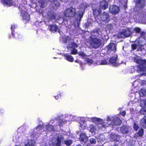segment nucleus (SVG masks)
<instances>
[{"mask_svg": "<svg viewBox=\"0 0 146 146\" xmlns=\"http://www.w3.org/2000/svg\"><path fill=\"white\" fill-rule=\"evenodd\" d=\"M91 121L96 123L98 125H100V126L102 127L106 128L109 126H113V125H119L121 124V121L120 119L117 117H115L114 118L112 119H110V117L108 116L107 117L106 122H104L103 120L100 118H97L96 117H92L90 118ZM99 127L100 126H98Z\"/></svg>", "mask_w": 146, "mask_h": 146, "instance_id": "f257e3e1", "label": "nucleus"}, {"mask_svg": "<svg viewBox=\"0 0 146 146\" xmlns=\"http://www.w3.org/2000/svg\"><path fill=\"white\" fill-rule=\"evenodd\" d=\"M101 32L100 29H98L95 32L92 33V35L90 36V46L95 48L99 47L101 44L102 41L101 40L97 38L94 37V36H97L98 35H101Z\"/></svg>", "mask_w": 146, "mask_h": 146, "instance_id": "f03ea898", "label": "nucleus"}, {"mask_svg": "<svg viewBox=\"0 0 146 146\" xmlns=\"http://www.w3.org/2000/svg\"><path fill=\"white\" fill-rule=\"evenodd\" d=\"M93 4L92 5L93 10V13L94 15H98L101 13L102 9H105L108 6V3L105 0H102L100 2V4Z\"/></svg>", "mask_w": 146, "mask_h": 146, "instance_id": "7ed1b4c3", "label": "nucleus"}, {"mask_svg": "<svg viewBox=\"0 0 146 146\" xmlns=\"http://www.w3.org/2000/svg\"><path fill=\"white\" fill-rule=\"evenodd\" d=\"M134 62H136L139 65L138 66V70L140 72H143L142 74H145L146 73V60H142L138 57H135L134 58Z\"/></svg>", "mask_w": 146, "mask_h": 146, "instance_id": "20e7f679", "label": "nucleus"}, {"mask_svg": "<svg viewBox=\"0 0 146 146\" xmlns=\"http://www.w3.org/2000/svg\"><path fill=\"white\" fill-rule=\"evenodd\" d=\"M63 137L62 135H60L57 136L53 138L51 141L48 143L49 145L51 146L53 144L57 146H60L61 141H63Z\"/></svg>", "mask_w": 146, "mask_h": 146, "instance_id": "39448f33", "label": "nucleus"}, {"mask_svg": "<svg viewBox=\"0 0 146 146\" xmlns=\"http://www.w3.org/2000/svg\"><path fill=\"white\" fill-rule=\"evenodd\" d=\"M132 33V30L131 29H124L118 33V36L119 38L127 37L129 36Z\"/></svg>", "mask_w": 146, "mask_h": 146, "instance_id": "423d86ee", "label": "nucleus"}, {"mask_svg": "<svg viewBox=\"0 0 146 146\" xmlns=\"http://www.w3.org/2000/svg\"><path fill=\"white\" fill-rule=\"evenodd\" d=\"M64 15L67 17H72L76 14V10L74 8L70 7L66 9L64 12Z\"/></svg>", "mask_w": 146, "mask_h": 146, "instance_id": "0eeeda50", "label": "nucleus"}, {"mask_svg": "<svg viewBox=\"0 0 146 146\" xmlns=\"http://www.w3.org/2000/svg\"><path fill=\"white\" fill-rule=\"evenodd\" d=\"M67 47L68 50L71 51V54H76L77 53V50L75 48L78 47V45L75 42L70 43Z\"/></svg>", "mask_w": 146, "mask_h": 146, "instance_id": "6e6552de", "label": "nucleus"}, {"mask_svg": "<svg viewBox=\"0 0 146 146\" xmlns=\"http://www.w3.org/2000/svg\"><path fill=\"white\" fill-rule=\"evenodd\" d=\"M145 39L143 38H139L135 41V44H132V47L134 50L136 49L137 47H139L144 45V42Z\"/></svg>", "mask_w": 146, "mask_h": 146, "instance_id": "1a4fd4ad", "label": "nucleus"}, {"mask_svg": "<svg viewBox=\"0 0 146 146\" xmlns=\"http://www.w3.org/2000/svg\"><path fill=\"white\" fill-rule=\"evenodd\" d=\"M44 127L42 125H38L36 129H35L33 132L32 135L34 136L37 135L41 133V132L43 131Z\"/></svg>", "mask_w": 146, "mask_h": 146, "instance_id": "9d476101", "label": "nucleus"}, {"mask_svg": "<svg viewBox=\"0 0 146 146\" xmlns=\"http://www.w3.org/2000/svg\"><path fill=\"white\" fill-rule=\"evenodd\" d=\"M109 11L112 14H116L119 12L120 9L119 7L116 5H112L110 7Z\"/></svg>", "mask_w": 146, "mask_h": 146, "instance_id": "9b49d317", "label": "nucleus"}, {"mask_svg": "<svg viewBox=\"0 0 146 146\" xmlns=\"http://www.w3.org/2000/svg\"><path fill=\"white\" fill-rule=\"evenodd\" d=\"M108 50L107 52L109 54L111 52L113 53L115 52L116 50V46L114 43H110L107 47Z\"/></svg>", "mask_w": 146, "mask_h": 146, "instance_id": "f8f14e48", "label": "nucleus"}, {"mask_svg": "<svg viewBox=\"0 0 146 146\" xmlns=\"http://www.w3.org/2000/svg\"><path fill=\"white\" fill-rule=\"evenodd\" d=\"M101 20L105 23L108 22L110 20V18L108 14L104 12L101 15L100 17Z\"/></svg>", "mask_w": 146, "mask_h": 146, "instance_id": "ddd939ff", "label": "nucleus"}, {"mask_svg": "<svg viewBox=\"0 0 146 146\" xmlns=\"http://www.w3.org/2000/svg\"><path fill=\"white\" fill-rule=\"evenodd\" d=\"M47 14L48 18L51 20L54 19H58L60 18L58 15L56 13L54 14L53 13L49 12Z\"/></svg>", "mask_w": 146, "mask_h": 146, "instance_id": "4468645a", "label": "nucleus"}, {"mask_svg": "<svg viewBox=\"0 0 146 146\" xmlns=\"http://www.w3.org/2000/svg\"><path fill=\"white\" fill-rule=\"evenodd\" d=\"M79 139L82 142L86 143L88 141V138L85 133H82L80 134Z\"/></svg>", "mask_w": 146, "mask_h": 146, "instance_id": "2eb2a0df", "label": "nucleus"}, {"mask_svg": "<svg viewBox=\"0 0 146 146\" xmlns=\"http://www.w3.org/2000/svg\"><path fill=\"white\" fill-rule=\"evenodd\" d=\"M136 3V5L137 7H142L145 5V0H135Z\"/></svg>", "mask_w": 146, "mask_h": 146, "instance_id": "dca6fc26", "label": "nucleus"}, {"mask_svg": "<svg viewBox=\"0 0 146 146\" xmlns=\"http://www.w3.org/2000/svg\"><path fill=\"white\" fill-rule=\"evenodd\" d=\"M49 29L50 31L52 32H56L58 31L59 33L57 26L54 25H50L49 27Z\"/></svg>", "mask_w": 146, "mask_h": 146, "instance_id": "f3484780", "label": "nucleus"}, {"mask_svg": "<svg viewBox=\"0 0 146 146\" xmlns=\"http://www.w3.org/2000/svg\"><path fill=\"white\" fill-rule=\"evenodd\" d=\"M98 126L97 125L94 126L93 125L91 124L89 126L88 129L92 133H95L97 131V127Z\"/></svg>", "mask_w": 146, "mask_h": 146, "instance_id": "a211bd4d", "label": "nucleus"}, {"mask_svg": "<svg viewBox=\"0 0 146 146\" xmlns=\"http://www.w3.org/2000/svg\"><path fill=\"white\" fill-rule=\"evenodd\" d=\"M87 7V6L85 5L84 4H82L81 5L80 7V9H81V11L78 13V15L80 17H82L84 11V9Z\"/></svg>", "mask_w": 146, "mask_h": 146, "instance_id": "6ab92c4d", "label": "nucleus"}, {"mask_svg": "<svg viewBox=\"0 0 146 146\" xmlns=\"http://www.w3.org/2000/svg\"><path fill=\"white\" fill-rule=\"evenodd\" d=\"M117 57V56L116 55L114 56V57H111L109 60V64H111L113 65H115L116 62Z\"/></svg>", "mask_w": 146, "mask_h": 146, "instance_id": "aec40b11", "label": "nucleus"}, {"mask_svg": "<svg viewBox=\"0 0 146 146\" xmlns=\"http://www.w3.org/2000/svg\"><path fill=\"white\" fill-rule=\"evenodd\" d=\"M23 15V19L25 21V22H27L30 19V16L29 15L27 12H25L24 13L22 12V14Z\"/></svg>", "mask_w": 146, "mask_h": 146, "instance_id": "412c9836", "label": "nucleus"}, {"mask_svg": "<svg viewBox=\"0 0 146 146\" xmlns=\"http://www.w3.org/2000/svg\"><path fill=\"white\" fill-rule=\"evenodd\" d=\"M65 59L70 62H72L74 59L72 56L68 54H65L64 55Z\"/></svg>", "mask_w": 146, "mask_h": 146, "instance_id": "4be33fe9", "label": "nucleus"}, {"mask_svg": "<svg viewBox=\"0 0 146 146\" xmlns=\"http://www.w3.org/2000/svg\"><path fill=\"white\" fill-rule=\"evenodd\" d=\"M35 142L34 140H30L25 143L24 146H33Z\"/></svg>", "mask_w": 146, "mask_h": 146, "instance_id": "5701e85b", "label": "nucleus"}, {"mask_svg": "<svg viewBox=\"0 0 146 146\" xmlns=\"http://www.w3.org/2000/svg\"><path fill=\"white\" fill-rule=\"evenodd\" d=\"M120 130L122 133L127 134L128 132L129 127L126 126H123L121 127Z\"/></svg>", "mask_w": 146, "mask_h": 146, "instance_id": "b1692460", "label": "nucleus"}, {"mask_svg": "<svg viewBox=\"0 0 146 146\" xmlns=\"http://www.w3.org/2000/svg\"><path fill=\"white\" fill-rule=\"evenodd\" d=\"M3 3L5 5L10 6L13 4V2L11 0H4Z\"/></svg>", "mask_w": 146, "mask_h": 146, "instance_id": "393cba45", "label": "nucleus"}, {"mask_svg": "<svg viewBox=\"0 0 146 146\" xmlns=\"http://www.w3.org/2000/svg\"><path fill=\"white\" fill-rule=\"evenodd\" d=\"M139 94L141 96H146V89H141L139 91Z\"/></svg>", "mask_w": 146, "mask_h": 146, "instance_id": "a878e982", "label": "nucleus"}, {"mask_svg": "<svg viewBox=\"0 0 146 146\" xmlns=\"http://www.w3.org/2000/svg\"><path fill=\"white\" fill-rule=\"evenodd\" d=\"M140 124L142 126L146 128V116L141 120Z\"/></svg>", "mask_w": 146, "mask_h": 146, "instance_id": "bb28decb", "label": "nucleus"}, {"mask_svg": "<svg viewBox=\"0 0 146 146\" xmlns=\"http://www.w3.org/2000/svg\"><path fill=\"white\" fill-rule=\"evenodd\" d=\"M111 137L113 140L116 141H118L120 139L119 136L116 134H111Z\"/></svg>", "mask_w": 146, "mask_h": 146, "instance_id": "cd10ccee", "label": "nucleus"}, {"mask_svg": "<svg viewBox=\"0 0 146 146\" xmlns=\"http://www.w3.org/2000/svg\"><path fill=\"white\" fill-rule=\"evenodd\" d=\"M98 65H106L109 64L108 62H107L106 60H102L100 61H98L97 63Z\"/></svg>", "mask_w": 146, "mask_h": 146, "instance_id": "c85d7f7f", "label": "nucleus"}, {"mask_svg": "<svg viewBox=\"0 0 146 146\" xmlns=\"http://www.w3.org/2000/svg\"><path fill=\"white\" fill-rule=\"evenodd\" d=\"M46 129L49 131H51L53 129V127L51 125H46Z\"/></svg>", "mask_w": 146, "mask_h": 146, "instance_id": "c756f323", "label": "nucleus"}, {"mask_svg": "<svg viewBox=\"0 0 146 146\" xmlns=\"http://www.w3.org/2000/svg\"><path fill=\"white\" fill-rule=\"evenodd\" d=\"M86 124L85 123H83L82 124H81L80 126L79 129L81 130H83L85 129L86 127Z\"/></svg>", "mask_w": 146, "mask_h": 146, "instance_id": "7c9ffc66", "label": "nucleus"}, {"mask_svg": "<svg viewBox=\"0 0 146 146\" xmlns=\"http://www.w3.org/2000/svg\"><path fill=\"white\" fill-rule=\"evenodd\" d=\"M64 143L67 146H69L71 145L72 143V141L71 140H69L65 141H64Z\"/></svg>", "mask_w": 146, "mask_h": 146, "instance_id": "2f4dec72", "label": "nucleus"}, {"mask_svg": "<svg viewBox=\"0 0 146 146\" xmlns=\"http://www.w3.org/2000/svg\"><path fill=\"white\" fill-rule=\"evenodd\" d=\"M143 131L142 129L139 130L137 134H138L139 136H142L143 135Z\"/></svg>", "mask_w": 146, "mask_h": 146, "instance_id": "473e14b6", "label": "nucleus"}, {"mask_svg": "<svg viewBox=\"0 0 146 146\" xmlns=\"http://www.w3.org/2000/svg\"><path fill=\"white\" fill-rule=\"evenodd\" d=\"M86 60L89 65H91L93 62L92 60L91 59L87 58L86 59Z\"/></svg>", "mask_w": 146, "mask_h": 146, "instance_id": "72a5a7b5", "label": "nucleus"}, {"mask_svg": "<svg viewBox=\"0 0 146 146\" xmlns=\"http://www.w3.org/2000/svg\"><path fill=\"white\" fill-rule=\"evenodd\" d=\"M90 143L92 144H95L96 142V139L94 138H91L90 140Z\"/></svg>", "mask_w": 146, "mask_h": 146, "instance_id": "f704fd0d", "label": "nucleus"}, {"mask_svg": "<svg viewBox=\"0 0 146 146\" xmlns=\"http://www.w3.org/2000/svg\"><path fill=\"white\" fill-rule=\"evenodd\" d=\"M145 100H143L140 101V106L141 107H145Z\"/></svg>", "mask_w": 146, "mask_h": 146, "instance_id": "c9c22d12", "label": "nucleus"}, {"mask_svg": "<svg viewBox=\"0 0 146 146\" xmlns=\"http://www.w3.org/2000/svg\"><path fill=\"white\" fill-rule=\"evenodd\" d=\"M133 127L134 129L136 130H137L139 128V126L136 123L134 124Z\"/></svg>", "mask_w": 146, "mask_h": 146, "instance_id": "e433bc0d", "label": "nucleus"}, {"mask_svg": "<svg viewBox=\"0 0 146 146\" xmlns=\"http://www.w3.org/2000/svg\"><path fill=\"white\" fill-rule=\"evenodd\" d=\"M134 31L137 33H139L140 32L141 29L139 28L136 27L134 28Z\"/></svg>", "mask_w": 146, "mask_h": 146, "instance_id": "4c0bfd02", "label": "nucleus"}, {"mask_svg": "<svg viewBox=\"0 0 146 146\" xmlns=\"http://www.w3.org/2000/svg\"><path fill=\"white\" fill-rule=\"evenodd\" d=\"M59 123L58 124V125L59 126H62V124L64 123V121L62 120H60V121H59Z\"/></svg>", "mask_w": 146, "mask_h": 146, "instance_id": "58836bf2", "label": "nucleus"}, {"mask_svg": "<svg viewBox=\"0 0 146 146\" xmlns=\"http://www.w3.org/2000/svg\"><path fill=\"white\" fill-rule=\"evenodd\" d=\"M141 113L144 115H146V108L144 109L143 110H142L141 111Z\"/></svg>", "mask_w": 146, "mask_h": 146, "instance_id": "ea45409f", "label": "nucleus"}, {"mask_svg": "<svg viewBox=\"0 0 146 146\" xmlns=\"http://www.w3.org/2000/svg\"><path fill=\"white\" fill-rule=\"evenodd\" d=\"M79 55L82 56V57H84L86 56L85 54L83 52H80L79 53Z\"/></svg>", "mask_w": 146, "mask_h": 146, "instance_id": "a19ab883", "label": "nucleus"}, {"mask_svg": "<svg viewBox=\"0 0 146 146\" xmlns=\"http://www.w3.org/2000/svg\"><path fill=\"white\" fill-rule=\"evenodd\" d=\"M120 113L121 115L122 116H124L125 115L126 112H125V111H123L122 112H120Z\"/></svg>", "mask_w": 146, "mask_h": 146, "instance_id": "79ce46f5", "label": "nucleus"}, {"mask_svg": "<svg viewBox=\"0 0 146 146\" xmlns=\"http://www.w3.org/2000/svg\"><path fill=\"white\" fill-rule=\"evenodd\" d=\"M14 28H15V25H12L11 26V31H12L13 29H14Z\"/></svg>", "mask_w": 146, "mask_h": 146, "instance_id": "37998d69", "label": "nucleus"}, {"mask_svg": "<svg viewBox=\"0 0 146 146\" xmlns=\"http://www.w3.org/2000/svg\"><path fill=\"white\" fill-rule=\"evenodd\" d=\"M60 0L62 1H64V2H66V1H68V0Z\"/></svg>", "mask_w": 146, "mask_h": 146, "instance_id": "c03bdc74", "label": "nucleus"}, {"mask_svg": "<svg viewBox=\"0 0 146 146\" xmlns=\"http://www.w3.org/2000/svg\"><path fill=\"white\" fill-rule=\"evenodd\" d=\"M41 6L42 7H45V5H43L42 4H42L41 5Z\"/></svg>", "mask_w": 146, "mask_h": 146, "instance_id": "a18cd8bd", "label": "nucleus"}, {"mask_svg": "<svg viewBox=\"0 0 146 146\" xmlns=\"http://www.w3.org/2000/svg\"><path fill=\"white\" fill-rule=\"evenodd\" d=\"M144 19L145 20L146 19V15L144 16Z\"/></svg>", "mask_w": 146, "mask_h": 146, "instance_id": "49530a36", "label": "nucleus"}, {"mask_svg": "<svg viewBox=\"0 0 146 146\" xmlns=\"http://www.w3.org/2000/svg\"><path fill=\"white\" fill-rule=\"evenodd\" d=\"M111 146H117V145L115 144L114 145H112Z\"/></svg>", "mask_w": 146, "mask_h": 146, "instance_id": "de8ad7c7", "label": "nucleus"}, {"mask_svg": "<svg viewBox=\"0 0 146 146\" xmlns=\"http://www.w3.org/2000/svg\"><path fill=\"white\" fill-rule=\"evenodd\" d=\"M145 106H146V100H145Z\"/></svg>", "mask_w": 146, "mask_h": 146, "instance_id": "09e8293b", "label": "nucleus"}, {"mask_svg": "<svg viewBox=\"0 0 146 146\" xmlns=\"http://www.w3.org/2000/svg\"><path fill=\"white\" fill-rule=\"evenodd\" d=\"M76 146H82L81 145L79 144L77 145Z\"/></svg>", "mask_w": 146, "mask_h": 146, "instance_id": "8fccbe9b", "label": "nucleus"}, {"mask_svg": "<svg viewBox=\"0 0 146 146\" xmlns=\"http://www.w3.org/2000/svg\"><path fill=\"white\" fill-rule=\"evenodd\" d=\"M55 98L56 99H57V98H56V97H55Z\"/></svg>", "mask_w": 146, "mask_h": 146, "instance_id": "3c124183", "label": "nucleus"}]
</instances>
